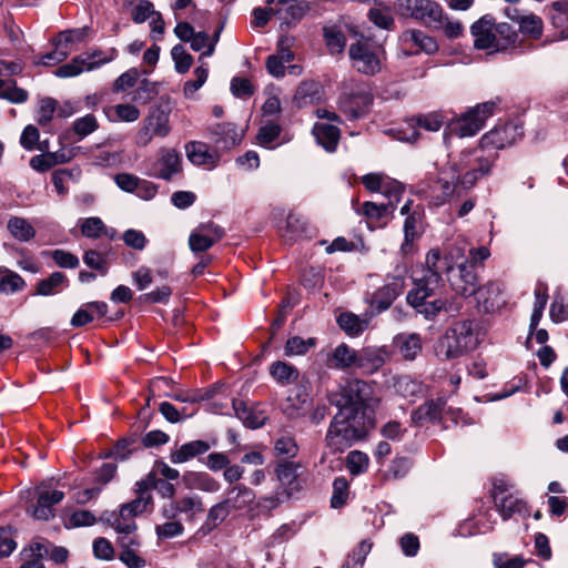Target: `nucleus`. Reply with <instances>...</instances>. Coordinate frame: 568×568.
I'll return each mask as SVG.
<instances>
[{
	"label": "nucleus",
	"instance_id": "nucleus-1",
	"mask_svg": "<svg viewBox=\"0 0 568 568\" xmlns=\"http://www.w3.org/2000/svg\"><path fill=\"white\" fill-rule=\"evenodd\" d=\"M524 134L523 128L516 122L495 126L480 139V148L467 150L452 158L443 168L435 184L437 204L446 202L458 186L467 190L475 185L479 178L489 173L493 161L484 156L483 151L501 150L513 145Z\"/></svg>",
	"mask_w": 568,
	"mask_h": 568
},
{
	"label": "nucleus",
	"instance_id": "nucleus-2",
	"mask_svg": "<svg viewBox=\"0 0 568 568\" xmlns=\"http://www.w3.org/2000/svg\"><path fill=\"white\" fill-rule=\"evenodd\" d=\"M466 247V242L460 240L447 247L444 258L435 250L427 254L423 275L414 278L415 287L408 292L406 297L408 304L426 318H433L446 308V301L436 298L428 302L427 298L435 295L442 287L440 272H444L447 265L467 261L465 256Z\"/></svg>",
	"mask_w": 568,
	"mask_h": 568
},
{
	"label": "nucleus",
	"instance_id": "nucleus-3",
	"mask_svg": "<svg viewBox=\"0 0 568 568\" xmlns=\"http://www.w3.org/2000/svg\"><path fill=\"white\" fill-rule=\"evenodd\" d=\"M373 427V416L364 413L352 415L348 408L338 409L328 426L325 445L333 454L343 453L356 442L364 439Z\"/></svg>",
	"mask_w": 568,
	"mask_h": 568
},
{
	"label": "nucleus",
	"instance_id": "nucleus-4",
	"mask_svg": "<svg viewBox=\"0 0 568 568\" xmlns=\"http://www.w3.org/2000/svg\"><path fill=\"white\" fill-rule=\"evenodd\" d=\"M373 400V387L371 384L361 379H348L341 388L339 398L332 400L338 409L348 408L352 415L373 416L371 409Z\"/></svg>",
	"mask_w": 568,
	"mask_h": 568
},
{
	"label": "nucleus",
	"instance_id": "nucleus-5",
	"mask_svg": "<svg viewBox=\"0 0 568 568\" xmlns=\"http://www.w3.org/2000/svg\"><path fill=\"white\" fill-rule=\"evenodd\" d=\"M171 130L170 111L162 106H152L135 134V144L146 148L154 139H165Z\"/></svg>",
	"mask_w": 568,
	"mask_h": 568
},
{
	"label": "nucleus",
	"instance_id": "nucleus-6",
	"mask_svg": "<svg viewBox=\"0 0 568 568\" xmlns=\"http://www.w3.org/2000/svg\"><path fill=\"white\" fill-rule=\"evenodd\" d=\"M396 7L399 14L425 26L438 28L443 24V8L433 0H397Z\"/></svg>",
	"mask_w": 568,
	"mask_h": 568
},
{
	"label": "nucleus",
	"instance_id": "nucleus-7",
	"mask_svg": "<svg viewBox=\"0 0 568 568\" xmlns=\"http://www.w3.org/2000/svg\"><path fill=\"white\" fill-rule=\"evenodd\" d=\"M373 104V94L365 83L354 84L346 89L338 99L339 111L349 119L366 115Z\"/></svg>",
	"mask_w": 568,
	"mask_h": 568
},
{
	"label": "nucleus",
	"instance_id": "nucleus-8",
	"mask_svg": "<svg viewBox=\"0 0 568 568\" xmlns=\"http://www.w3.org/2000/svg\"><path fill=\"white\" fill-rule=\"evenodd\" d=\"M445 406L446 402L444 398L427 400L413 412L412 422L415 425H422L426 422L436 423L447 416L455 424H458L459 418L464 425L473 424L468 417L464 416L462 409L453 407L445 408Z\"/></svg>",
	"mask_w": 568,
	"mask_h": 568
},
{
	"label": "nucleus",
	"instance_id": "nucleus-9",
	"mask_svg": "<svg viewBox=\"0 0 568 568\" xmlns=\"http://www.w3.org/2000/svg\"><path fill=\"white\" fill-rule=\"evenodd\" d=\"M348 53L358 72L373 75L381 71L383 54L381 47L373 45L366 39H359L351 44Z\"/></svg>",
	"mask_w": 568,
	"mask_h": 568
},
{
	"label": "nucleus",
	"instance_id": "nucleus-10",
	"mask_svg": "<svg viewBox=\"0 0 568 568\" xmlns=\"http://www.w3.org/2000/svg\"><path fill=\"white\" fill-rule=\"evenodd\" d=\"M496 102L487 101L477 104L466 112L462 118L449 124L450 132L459 138L473 136L480 131L485 121L494 114Z\"/></svg>",
	"mask_w": 568,
	"mask_h": 568
},
{
	"label": "nucleus",
	"instance_id": "nucleus-11",
	"mask_svg": "<svg viewBox=\"0 0 568 568\" xmlns=\"http://www.w3.org/2000/svg\"><path fill=\"white\" fill-rule=\"evenodd\" d=\"M406 274V265L397 264L394 271L387 275L385 285L374 294L372 306L378 312L387 310L393 301L403 293Z\"/></svg>",
	"mask_w": 568,
	"mask_h": 568
},
{
	"label": "nucleus",
	"instance_id": "nucleus-12",
	"mask_svg": "<svg viewBox=\"0 0 568 568\" xmlns=\"http://www.w3.org/2000/svg\"><path fill=\"white\" fill-rule=\"evenodd\" d=\"M447 273L452 290L460 296L468 297L474 295L478 283L477 275L468 261L459 262L456 267L447 265L444 270Z\"/></svg>",
	"mask_w": 568,
	"mask_h": 568
},
{
	"label": "nucleus",
	"instance_id": "nucleus-13",
	"mask_svg": "<svg viewBox=\"0 0 568 568\" xmlns=\"http://www.w3.org/2000/svg\"><path fill=\"white\" fill-rule=\"evenodd\" d=\"M114 52L115 51L113 49L110 57L103 58L102 52L99 50L82 53L73 58L69 63L59 67L54 71V74L59 78H71L79 75L83 71H91L113 60Z\"/></svg>",
	"mask_w": 568,
	"mask_h": 568
},
{
	"label": "nucleus",
	"instance_id": "nucleus-14",
	"mask_svg": "<svg viewBox=\"0 0 568 568\" xmlns=\"http://www.w3.org/2000/svg\"><path fill=\"white\" fill-rule=\"evenodd\" d=\"M474 45L478 50L501 51L505 44L496 38L495 21L490 16H484L470 27Z\"/></svg>",
	"mask_w": 568,
	"mask_h": 568
},
{
	"label": "nucleus",
	"instance_id": "nucleus-15",
	"mask_svg": "<svg viewBox=\"0 0 568 568\" xmlns=\"http://www.w3.org/2000/svg\"><path fill=\"white\" fill-rule=\"evenodd\" d=\"M182 172V156L172 148H161L159 158L154 163V171L151 173L158 179L170 181L174 175Z\"/></svg>",
	"mask_w": 568,
	"mask_h": 568
},
{
	"label": "nucleus",
	"instance_id": "nucleus-16",
	"mask_svg": "<svg viewBox=\"0 0 568 568\" xmlns=\"http://www.w3.org/2000/svg\"><path fill=\"white\" fill-rule=\"evenodd\" d=\"M254 499L255 493L250 487L244 484H235L227 487L221 501L232 514L250 508Z\"/></svg>",
	"mask_w": 568,
	"mask_h": 568
},
{
	"label": "nucleus",
	"instance_id": "nucleus-17",
	"mask_svg": "<svg viewBox=\"0 0 568 568\" xmlns=\"http://www.w3.org/2000/svg\"><path fill=\"white\" fill-rule=\"evenodd\" d=\"M184 151L186 159L195 166H203L209 170L217 166L220 156L217 152L211 151L210 146L200 141L185 143Z\"/></svg>",
	"mask_w": 568,
	"mask_h": 568
},
{
	"label": "nucleus",
	"instance_id": "nucleus-18",
	"mask_svg": "<svg viewBox=\"0 0 568 568\" xmlns=\"http://www.w3.org/2000/svg\"><path fill=\"white\" fill-rule=\"evenodd\" d=\"M495 503L498 508L499 514L506 520L513 517L516 514H525L526 513V504L523 499L514 496H499L500 494L506 493V486L503 483L495 484Z\"/></svg>",
	"mask_w": 568,
	"mask_h": 568
},
{
	"label": "nucleus",
	"instance_id": "nucleus-19",
	"mask_svg": "<svg viewBox=\"0 0 568 568\" xmlns=\"http://www.w3.org/2000/svg\"><path fill=\"white\" fill-rule=\"evenodd\" d=\"M501 292L503 285L499 282L490 281L483 286H476L474 295L478 306L489 313L494 312L504 303L500 297Z\"/></svg>",
	"mask_w": 568,
	"mask_h": 568
},
{
	"label": "nucleus",
	"instance_id": "nucleus-20",
	"mask_svg": "<svg viewBox=\"0 0 568 568\" xmlns=\"http://www.w3.org/2000/svg\"><path fill=\"white\" fill-rule=\"evenodd\" d=\"M466 352L473 351L479 344V329L470 320L455 323L448 328Z\"/></svg>",
	"mask_w": 568,
	"mask_h": 568
},
{
	"label": "nucleus",
	"instance_id": "nucleus-21",
	"mask_svg": "<svg viewBox=\"0 0 568 568\" xmlns=\"http://www.w3.org/2000/svg\"><path fill=\"white\" fill-rule=\"evenodd\" d=\"M182 480L187 489H196L209 494H215L221 489L220 481L205 471H185Z\"/></svg>",
	"mask_w": 568,
	"mask_h": 568
},
{
	"label": "nucleus",
	"instance_id": "nucleus-22",
	"mask_svg": "<svg viewBox=\"0 0 568 568\" xmlns=\"http://www.w3.org/2000/svg\"><path fill=\"white\" fill-rule=\"evenodd\" d=\"M64 493L61 490H42L39 493L37 506L32 510L36 519L49 520L54 516L53 506L62 501Z\"/></svg>",
	"mask_w": 568,
	"mask_h": 568
},
{
	"label": "nucleus",
	"instance_id": "nucleus-23",
	"mask_svg": "<svg viewBox=\"0 0 568 568\" xmlns=\"http://www.w3.org/2000/svg\"><path fill=\"white\" fill-rule=\"evenodd\" d=\"M358 352L351 348L347 344L337 345L327 358L329 368L346 371L357 367Z\"/></svg>",
	"mask_w": 568,
	"mask_h": 568
},
{
	"label": "nucleus",
	"instance_id": "nucleus-24",
	"mask_svg": "<svg viewBox=\"0 0 568 568\" xmlns=\"http://www.w3.org/2000/svg\"><path fill=\"white\" fill-rule=\"evenodd\" d=\"M308 9L306 2L298 0H290L281 8H275L276 17L281 20V28L295 26L303 19Z\"/></svg>",
	"mask_w": 568,
	"mask_h": 568
},
{
	"label": "nucleus",
	"instance_id": "nucleus-25",
	"mask_svg": "<svg viewBox=\"0 0 568 568\" xmlns=\"http://www.w3.org/2000/svg\"><path fill=\"white\" fill-rule=\"evenodd\" d=\"M210 448L211 445L205 440L196 439L187 442L175 450H172L170 454V459L173 464H183L207 453Z\"/></svg>",
	"mask_w": 568,
	"mask_h": 568
},
{
	"label": "nucleus",
	"instance_id": "nucleus-26",
	"mask_svg": "<svg viewBox=\"0 0 568 568\" xmlns=\"http://www.w3.org/2000/svg\"><path fill=\"white\" fill-rule=\"evenodd\" d=\"M467 352L458 343L453 333L447 329L435 344V354L438 358L449 361L462 357Z\"/></svg>",
	"mask_w": 568,
	"mask_h": 568
},
{
	"label": "nucleus",
	"instance_id": "nucleus-27",
	"mask_svg": "<svg viewBox=\"0 0 568 568\" xmlns=\"http://www.w3.org/2000/svg\"><path fill=\"white\" fill-rule=\"evenodd\" d=\"M111 254L110 246H100L95 248H89L83 253V263L91 270L98 272V274L104 276L108 274L110 268L109 257Z\"/></svg>",
	"mask_w": 568,
	"mask_h": 568
},
{
	"label": "nucleus",
	"instance_id": "nucleus-28",
	"mask_svg": "<svg viewBox=\"0 0 568 568\" xmlns=\"http://www.w3.org/2000/svg\"><path fill=\"white\" fill-rule=\"evenodd\" d=\"M394 344L406 361H414L422 352V338L417 333H402L394 338Z\"/></svg>",
	"mask_w": 568,
	"mask_h": 568
},
{
	"label": "nucleus",
	"instance_id": "nucleus-29",
	"mask_svg": "<svg viewBox=\"0 0 568 568\" xmlns=\"http://www.w3.org/2000/svg\"><path fill=\"white\" fill-rule=\"evenodd\" d=\"M101 520L105 521L118 534L122 535L121 537H132L131 535L136 529L134 516L122 514V507L119 513H104Z\"/></svg>",
	"mask_w": 568,
	"mask_h": 568
},
{
	"label": "nucleus",
	"instance_id": "nucleus-30",
	"mask_svg": "<svg viewBox=\"0 0 568 568\" xmlns=\"http://www.w3.org/2000/svg\"><path fill=\"white\" fill-rule=\"evenodd\" d=\"M119 544L122 548L120 560L129 568H142L145 566V560L140 557L133 547L140 546V540L136 536L120 537Z\"/></svg>",
	"mask_w": 568,
	"mask_h": 568
},
{
	"label": "nucleus",
	"instance_id": "nucleus-31",
	"mask_svg": "<svg viewBox=\"0 0 568 568\" xmlns=\"http://www.w3.org/2000/svg\"><path fill=\"white\" fill-rule=\"evenodd\" d=\"M313 134L318 144L326 151H334L339 140V129L333 124L316 123L313 126Z\"/></svg>",
	"mask_w": 568,
	"mask_h": 568
},
{
	"label": "nucleus",
	"instance_id": "nucleus-32",
	"mask_svg": "<svg viewBox=\"0 0 568 568\" xmlns=\"http://www.w3.org/2000/svg\"><path fill=\"white\" fill-rule=\"evenodd\" d=\"M175 500V510L179 515H184L186 520H194L196 515L204 511L202 498L197 495L186 494Z\"/></svg>",
	"mask_w": 568,
	"mask_h": 568
},
{
	"label": "nucleus",
	"instance_id": "nucleus-33",
	"mask_svg": "<svg viewBox=\"0 0 568 568\" xmlns=\"http://www.w3.org/2000/svg\"><path fill=\"white\" fill-rule=\"evenodd\" d=\"M385 364V353L381 349L365 348L358 352L357 368L373 374Z\"/></svg>",
	"mask_w": 568,
	"mask_h": 568
},
{
	"label": "nucleus",
	"instance_id": "nucleus-34",
	"mask_svg": "<svg viewBox=\"0 0 568 568\" xmlns=\"http://www.w3.org/2000/svg\"><path fill=\"white\" fill-rule=\"evenodd\" d=\"M311 397L304 389H297L295 395H290L284 406V413L290 418L303 416L310 408Z\"/></svg>",
	"mask_w": 568,
	"mask_h": 568
},
{
	"label": "nucleus",
	"instance_id": "nucleus-35",
	"mask_svg": "<svg viewBox=\"0 0 568 568\" xmlns=\"http://www.w3.org/2000/svg\"><path fill=\"white\" fill-rule=\"evenodd\" d=\"M400 41L404 45L414 44L428 54L436 52L438 49L436 41L419 30H407L403 32Z\"/></svg>",
	"mask_w": 568,
	"mask_h": 568
},
{
	"label": "nucleus",
	"instance_id": "nucleus-36",
	"mask_svg": "<svg viewBox=\"0 0 568 568\" xmlns=\"http://www.w3.org/2000/svg\"><path fill=\"white\" fill-rule=\"evenodd\" d=\"M270 374L282 386L295 383L298 379V369L286 362L277 361L270 366Z\"/></svg>",
	"mask_w": 568,
	"mask_h": 568
},
{
	"label": "nucleus",
	"instance_id": "nucleus-37",
	"mask_svg": "<svg viewBox=\"0 0 568 568\" xmlns=\"http://www.w3.org/2000/svg\"><path fill=\"white\" fill-rule=\"evenodd\" d=\"M212 134L215 135V143L222 149H231L235 146L241 136L236 132V128L232 123H219L212 129Z\"/></svg>",
	"mask_w": 568,
	"mask_h": 568
},
{
	"label": "nucleus",
	"instance_id": "nucleus-38",
	"mask_svg": "<svg viewBox=\"0 0 568 568\" xmlns=\"http://www.w3.org/2000/svg\"><path fill=\"white\" fill-rule=\"evenodd\" d=\"M230 515H231V513L229 511V509L220 500L219 503H216L212 507H210V509L207 510L205 521L199 529V532H201L203 535L211 532L219 525H221Z\"/></svg>",
	"mask_w": 568,
	"mask_h": 568
},
{
	"label": "nucleus",
	"instance_id": "nucleus-39",
	"mask_svg": "<svg viewBox=\"0 0 568 568\" xmlns=\"http://www.w3.org/2000/svg\"><path fill=\"white\" fill-rule=\"evenodd\" d=\"M136 486L144 487L148 493L155 489L162 497L173 499L175 487L165 479L158 478L154 473H150L143 480L138 481Z\"/></svg>",
	"mask_w": 568,
	"mask_h": 568
},
{
	"label": "nucleus",
	"instance_id": "nucleus-40",
	"mask_svg": "<svg viewBox=\"0 0 568 568\" xmlns=\"http://www.w3.org/2000/svg\"><path fill=\"white\" fill-rule=\"evenodd\" d=\"M48 554V547L40 541H33L28 549H23L21 555L26 558L20 568H44L42 558Z\"/></svg>",
	"mask_w": 568,
	"mask_h": 568
},
{
	"label": "nucleus",
	"instance_id": "nucleus-41",
	"mask_svg": "<svg viewBox=\"0 0 568 568\" xmlns=\"http://www.w3.org/2000/svg\"><path fill=\"white\" fill-rule=\"evenodd\" d=\"M339 327L349 336H357L364 332L368 326L367 318H361L359 316L345 312L337 317Z\"/></svg>",
	"mask_w": 568,
	"mask_h": 568
},
{
	"label": "nucleus",
	"instance_id": "nucleus-42",
	"mask_svg": "<svg viewBox=\"0 0 568 568\" xmlns=\"http://www.w3.org/2000/svg\"><path fill=\"white\" fill-rule=\"evenodd\" d=\"M24 286L26 282L18 273L0 267V293L10 295L22 291Z\"/></svg>",
	"mask_w": 568,
	"mask_h": 568
},
{
	"label": "nucleus",
	"instance_id": "nucleus-43",
	"mask_svg": "<svg viewBox=\"0 0 568 568\" xmlns=\"http://www.w3.org/2000/svg\"><path fill=\"white\" fill-rule=\"evenodd\" d=\"M394 388L396 393L404 398H415L424 393L423 384L409 376L396 377L394 382Z\"/></svg>",
	"mask_w": 568,
	"mask_h": 568
},
{
	"label": "nucleus",
	"instance_id": "nucleus-44",
	"mask_svg": "<svg viewBox=\"0 0 568 568\" xmlns=\"http://www.w3.org/2000/svg\"><path fill=\"white\" fill-rule=\"evenodd\" d=\"M138 496L130 503L122 505V514L133 515L134 517L148 510L152 504V496L145 490L144 487L136 486Z\"/></svg>",
	"mask_w": 568,
	"mask_h": 568
},
{
	"label": "nucleus",
	"instance_id": "nucleus-45",
	"mask_svg": "<svg viewBox=\"0 0 568 568\" xmlns=\"http://www.w3.org/2000/svg\"><path fill=\"white\" fill-rule=\"evenodd\" d=\"M140 110L130 103H120L109 108L106 116L110 121L134 122L140 118Z\"/></svg>",
	"mask_w": 568,
	"mask_h": 568
},
{
	"label": "nucleus",
	"instance_id": "nucleus-46",
	"mask_svg": "<svg viewBox=\"0 0 568 568\" xmlns=\"http://www.w3.org/2000/svg\"><path fill=\"white\" fill-rule=\"evenodd\" d=\"M8 230L14 239L21 242H28L36 236L34 227L26 219L19 216H13L8 221Z\"/></svg>",
	"mask_w": 568,
	"mask_h": 568
},
{
	"label": "nucleus",
	"instance_id": "nucleus-47",
	"mask_svg": "<svg viewBox=\"0 0 568 568\" xmlns=\"http://www.w3.org/2000/svg\"><path fill=\"white\" fill-rule=\"evenodd\" d=\"M518 24L519 31L531 39L537 40L542 34L544 22L540 17L534 13L523 16L520 20H518Z\"/></svg>",
	"mask_w": 568,
	"mask_h": 568
},
{
	"label": "nucleus",
	"instance_id": "nucleus-48",
	"mask_svg": "<svg viewBox=\"0 0 568 568\" xmlns=\"http://www.w3.org/2000/svg\"><path fill=\"white\" fill-rule=\"evenodd\" d=\"M300 468V464L294 462H285L276 467V477L283 486L293 489L296 487L294 484L297 481Z\"/></svg>",
	"mask_w": 568,
	"mask_h": 568
},
{
	"label": "nucleus",
	"instance_id": "nucleus-49",
	"mask_svg": "<svg viewBox=\"0 0 568 568\" xmlns=\"http://www.w3.org/2000/svg\"><path fill=\"white\" fill-rule=\"evenodd\" d=\"M0 98L12 103H23L28 100V92L17 87L14 81L0 79Z\"/></svg>",
	"mask_w": 568,
	"mask_h": 568
},
{
	"label": "nucleus",
	"instance_id": "nucleus-50",
	"mask_svg": "<svg viewBox=\"0 0 568 568\" xmlns=\"http://www.w3.org/2000/svg\"><path fill=\"white\" fill-rule=\"evenodd\" d=\"M67 282V276L61 272H53L48 278L38 283L37 294L49 296L58 293V288Z\"/></svg>",
	"mask_w": 568,
	"mask_h": 568
},
{
	"label": "nucleus",
	"instance_id": "nucleus-51",
	"mask_svg": "<svg viewBox=\"0 0 568 568\" xmlns=\"http://www.w3.org/2000/svg\"><path fill=\"white\" fill-rule=\"evenodd\" d=\"M367 17L378 28L389 30L394 26V18L388 7L379 4L371 8Z\"/></svg>",
	"mask_w": 568,
	"mask_h": 568
},
{
	"label": "nucleus",
	"instance_id": "nucleus-52",
	"mask_svg": "<svg viewBox=\"0 0 568 568\" xmlns=\"http://www.w3.org/2000/svg\"><path fill=\"white\" fill-rule=\"evenodd\" d=\"M363 214L368 219L384 220L394 212V203L365 202L362 205Z\"/></svg>",
	"mask_w": 568,
	"mask_h": 568
},
{
	"label": "nucleus",
	"instance_id": "nucleus-53",
	"mask_svg": "<svg viewBox=\"0 0 568 568\" xmlns=\"http://www.w3.org/2000/svg\"><path fill=\"white\" fill-rule=\"evenodd\" d=\"M78 225L81 234L88 239H99L104 231V222L98 216L80 219Z\"/></svg>",
	"mask_w": 568,
	"mask_h": 568
},
{
	"label": "nucleus",
	"instance_id": "nucleus-54",
	"mask_svg": "<svg viewBox=\"0 0 568 568\" xmlns=\"http://www.w3.org/2000/svg\"><path fill=\"white\" fill-rule=\"evenodd\" d=\"M369 464L368 456L359 450H352L346 457V466L353 476H357L367 470Z\"/></svg>",
	"mask_w": 568,
	"mask_h": 568
},
{
	"label": "nucleus",
	"instance_id": "nucleus-55",
	"mask_svg": "<svg viewBox=\"0 0 568 568\" xmlns=\"http://www.w3.org/2000/svg\"><path fill=\"white\" fill-rule=\"evenodd\" d=\"M418 216L413 213L409 214L404 223V243L402 244V251L403 253H408L412 247L413 241L419 235L418 230Z\"/></svg>",
	"mask_w": 568,
	"mask_h": 568
},
{
	"label": "nucleus",
	"instance_id": "nucleus-56",
	"mask_svg": "<svg viewBox=\"0 0 568 568\" xmlns=\"http://www.w3.org/2000/svg\"><path fill=\"white\" fill-rule=\"evenodd\" d=\"M281 131L282 129L277 123L268 122L260 128L257 141L262 146L273 149V143L280 136Z\"/></svg>",
	"mask_w": 568,
	"mask_h": 568
},
{
	"label": "nucleus",
	"instance_id": "nucleus-57",
	"mask_svg": "<svg viewBox=\"0 0 568 568\" xmlns=\"http://www.w3.org/2000/svg\"><path fill=\"white\" fill-rule=\"evenodd\" d=\"M324 39L332 53H341L344 50L346 40L342 31L335 27L324 28Z\"/></svg>",
	"mask_w": 568,
	"mask_h": 568
},
{
	"label": "nucleus",
	"instance_id": "nucleus-58",
	"mask_svg": "<svg viewBox=\"0 0 568 568\" xmlns=\"http://www.w3.org/2000/svg\"><path fill=\"white\" fill-rule=\"evenodd\" d=\"M314 344L313 338L304 339L302 337L294 336L287 339L284 353L286 356L304 355L312 346H314Z\"/></svg>",
	"mask_w": 568,
	"mask_h": 568
},
{
	"label": "nucleus",
	"instance_id": "nucleus-59",
	"mask_svg": "<svg viewBox=\"0 0 568 568\" xmlns=\"http://www.w3.org/2000/svg\"><path fill=\"white\" fill-rule=\"evenodd\" d=\"M372 545L365 540L361 541L357 547L348 555L343 568H362L366 556L371 551Z\"/></svg>",
	"mask_w": 568,
	"mask_h": 568
},
{
	"label": "nucleus",
	"instance_id": "nucleus-60",
	"mask_svg": "<svg viewBox=\"0 0 568 568\" xmlns=\"http://www.w3.org/2000/svg\"><path fill=\"white\" fill-rule=\"evenodd\" d=\"M318 93V84L315 82H302L296 89L294 100L298 106L312 103Z\"/></svg>",
	"mask_w": 568,
	"mask_h": 568
},
{
	"label": "nucleus",
	"instance_id": "nucleus-61",
	"mask_svg": "<svg viewBox=\"0 0 568 568\" xmlns=\"http://www.w3.org/2000/svg\"><path fill=\"white\" fill-rule=\"evenodd\" d=\"M410 467L412 463L408 458L397 457L392 462L384 477L392 480L402 479L408 474Z\"/></svg>",
	"mask_w": 568,
	"mask_h": 568
},
{
	"label": "nucleus",
	"instance_id": "nucleus-62",
	"mask_svg": "<svg viewBox=\"0 0 568 568\" xmlns=\"http://www.w3.org/2000/svg\"><path fill=\"white\" fill-rule=\"evenodd\" d=\"M171 54L175 64V70L179 73H186L193 62L192 55L186 52L182 44L174 45L171 50Z\"/></svg>",
	"mask_w": 568,
	"mask_h": 568
},
{
	"label": "nucleus",
	"instance_id": "nucleus-63",
	"mask_svg": "<svg viewBox=\"0 0 568 568\" xmlns=\"http://www.w3.org/2000/svg\"><path fill=\"white\" fill-rule=\"evenodd\" d=\"M348 497V481L345 477H337L333 481V495L331 505L333 508L342 507Z\"/></svg>",
	"mask_w": 568,
	"mask_h": 568
},
{
	"label": "nucleus",
	"instance_id": "nucleus-64",
	"mask_svg": "<svg viewBox=\"0 0 568 568\" xmlns=\"http://www.w3.org/2000/svg\"><path fill=\"white\" fill-rule=\"evenodd\" d=\"M274 450L277 456L294 457L298 452V446L295 438L290 435L278 437L274 443Z\"/></svg>",
	"mask_w": 568,
	"mask_h": 568
}]
</instances>
